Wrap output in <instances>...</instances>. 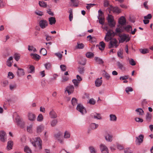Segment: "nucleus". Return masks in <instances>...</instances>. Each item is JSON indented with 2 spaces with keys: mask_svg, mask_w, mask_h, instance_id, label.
I'll return each mask as SVG.
<instances>
[{
  "mask_svg": "<svg viewBox=\"0 0 153 153\" xmlns=\"http://www.w3.org/2000/svg\"><path fill=\"white\" fill-rule=\"evenodd\" d=\"M104 29L107 31L105 37V40L106 42H108L110 40L108 45V48H117L118 46L117 44L118 41L115 39H112V37L115 35V33L114 31L111 30H108V27H105Z\"/></svg>",
  "mask_w": 153,
  "mask_h": 153,
  "instance_id": "1",
  "label": "nucleus"
},
{
  "mask_svg": "<svg viewBox=\"0 0 153 153\" xmlns=\"http://www.w3.org/2000/svg\"><path fill=\"white\" fill-rule=\"evenodd\" d=\"M30 141L33 146L39 149L42 148V141L39 137H37L34 139L33 138L30 139Z\"/></svg>",
  "mask_w": 153,
  "mask_h": 153,
  "instance_id": "2",
  "label": "nucleus"
},
{
  "mask_svg": "<svg viewBox=\"0 0 153 153\" xmlns=\"http://www.w3.org/2000/svg\"><path fill=\"white\" fill-rule=\"evenodd\" d=\"M13 117L15 120V122L17 125L23 128L25 125V123L22 119L20 118L16 112L13 113Z\"/></svg>",
  "mask_w": 153,
  "mask_h": 153,
  "instance_id": "3",
  "label": "nucleus"
},
{
  "mask_svg": "<svg viewBox=\"0 0 153 153\" xmlns=\"http://www.w3.org/2000/svg\"><path fill=\"white\" fill-rule=\"evenodd\" d=\"M107 19L110 26L113 27L115 26V23L114 22V18L112 15H108Z\"/></svg>",
  "mask_w": 153,
  "mask_h": 153,
  "instance_id": "4",
  "label": "nucleus"
},
{
  "mask_svg": "<svg viewBox=\"0 0 153 153\" xmlns=\"http://www.w3.org/2000/svg\"><path fill=\"white\" fill-rule=\"evenodd\" d=\"M76 109L77 111L80 112L82 114H85L86 112L85 108L80 104L77 105Z\"/></svg>",
  "mask_w": 153,
  "mask_h": 153,
  "instance_id": "5",
  "label": "nucleus"
},
{
  "mask_svg": "<svg viewBox=\"0 0 153 153\" xmlns=\"http://www.w3.org/2000/svg\"><path fill=\"white\" fill-rule=\"evenodd\" d=\"M143 135L141 134L138 137H136L135 141L136 144L138 145H140L143 142Z\"/></svg>",
  "mask_w": 153,
  "mask_h": 153,
  "instance_id": "6",
  "label": "nucleus"
},
{
  "mask_svg": "<svg viewBox=\"0 0 153 153\" xmlns=\"http://www.w3.org/2000/svg\"><path fill=\"white\" fill-rule=\"evenodd\" d=\"M119 36L120 39V42H123L126 39H127L126 42H128L130 40V39L128 37L126 34H119Z\"/></svg>",
  "mask_w": 153,
  "mask_h": 153,
  "instance_id": "7",
  "label": "nucleus"
},
{
  "mask_svg": "<svg viewBox=\"0 0 153 153\" xmlns=\"http://www.w3.org/2000/svg\"><path fill=\"white\" fill-rule=\"evenodd\" d=\"M39 25L40 27L42 29L46 28L48 25V22L44 19L41 20L39 22Z\"/></svg>",
  "mask_w": 153,
  "mask_h": 153,
  "instance_id": "8",
  "label": "nucleus"
},
{
  "mask_svg": "<svg viewBox=\"0 0 153 153\" xmlns=\"http://www.w3.org/2000/svg\"><path fill=\"white\" fill-rule=\"evenodd\" d=\"M74 91V87L73 85H70L65 88V92H67L68 95L73 93Z\"/></svg>",
  "mask_w": 153,
  "mask_h": 153,
  "instance_id": "9",
  "label": "nucleus"
},
{
  "mask_svg": "<svg viewBox=\"0 0 153 153\" xmlns=\"http://www.w3.org/2000/svg\"><path fill=\"white\" fill-rule=\"evenodd\" d=\"M0 140L3 142L7 140L5 132L3 131H0Z\"/></svg>",
  "mask_w": 153,
  "mask_h": 153,
  "instance_id": "10",
  "label": "nucleus"
},
{
  "mask_svg": "<svg viewBox=\"0 0 153 153\" xmlns=\"http://www.w3.org/2000/svg\"><path fill=\"white\" fill-rule=\"evenodd\" d=\"M45 128L44 125L42 124L38 126L36 128V132L37 134H40L43 131Z\"/></svg>",
  "mask_w": 153,
  "mask_h": 153,
  "instance_id": "11",
  "label": "nucleus"
},
{
  "mask_svg": "<svg viewBox=\"0 0 153 153\" xmlns=\"http://www.w3.org/2000/svg\"><path fill=\"white\" fill-rule=\"evenodd\" d=\"M28 120L31 121H34L36 119L35 115L31 112H29L27 115Z\"/></svg>",
  "mask_w": 153,
  "mask_h": 153,
  "instance_id": "12",
  "label": "nucleus"
},
{
  "mask_svg": "<svg viewBox=\"0 0 153 153\" xmlns=\"http://www.w3.org/2000/svg\"><path fill=\"white\" fill-rule=\"evenodd\" d=\"M100 147L102 153H108V148L104 144H101L100 146Z\"/></svg>",
  "mask_w": 153,
  "mask_h": 153,
  "instance_id": "13",
  "label": "nucleus"
},
{
  "mask_svg": "<svg viewBox=\"0 0 153 153\" xmlns=\"http://www.w3.org/2000/svg\"><path fill=\"white\" fill-rule=\"evenodd\" d=\"M91 116L92 118L97 120H101L102 119L101 114L99 113H95L92 114H91Z\"/></svg>",
  "mask_w": 153,
  "mask_h": 153,
  "instance_id": "14",
  "label": "nucleus"
},
{
  "mask_svg": "<svg viewBox=\"0 0 153 153\" xmlns=\"http://www.w3.org/2000/svg\"><path fill=\"white\" fill-rule=\"evenodd\" d=\"M50 117L53 119L56 118L57 117V114L55 111L53 109H52L49 113Z\"/></svg>",
  "mask_w": 153,
  "mask_h": 153,
  "instance_id": "15",
  "label": "nucleus"
},
{
  "mask_svg": "<svg viewBox=\"0 0 153 153\" xmlns=\"http://www.w3.org/2000/svg\"><path fill=\"white\" fill-rule=\"evenodd\" d=\"M119 23L121 25H124L126 23V19L124 16H121L119 19Z\"/></svg>",
  "mask_w": 153,
  "mask_h": 153,
  "instance_id": "16",
  "label": "nucleus"
},
{
  "mask_svg": "<svg viewBox=\"0 0 153 153\" xmlns=\"http://www.w3.org/2000/svg\"><path fill=\"white\" fill-rule=\"evenodd\" d=\"M102 83V77L100 78H97L95 81V85L97 87H99L101 86Z\"/></svg>",
  "mask_w": 153,
  "mask_h": 153,
  "instance_id": "17",
  "label": "nucleus"
},
{
  "mask_svg": "<svg viewBox=\"0 0 153 153\" xmlns=\"http://www.w3.org/2000/svg\"><path fill=\"white\" fill-rule=\"evenodd\" d=\"M48 21L49 24L51 25H53L55 24L56 22V19L54 17H51L48 18Z\"/></svg>",
  "mask_w": 153,
  "mask_h": 153,
  "instance_id": "18",
  "label": "nucleus"
},
{
  "mask_svg": "<svg viewBox=\"0 0 153 153\" xmlns=\"http://www.w3.org/2000/svg\"><path fill=\"white\" fill-rule=\"evenodd\" d=\"M13 142L12 140H9L7 143V149L8 150H10L12 149Z\"/></svg>",
  "mask_w": 153,
  "mask_h": 153,
  "instance_id": "19",
  "label": "nucleus"
},
{
  "mask_svg": "<svg viewBox=\"0 0 153 153\" xmlns=\"http://www.w3.org/2000/svg\"><path fill=\"white\" fill-rule=\"evenodd\" d=\"M13 58L12 56H10L7 59V65L9 67H11L12 66V63L13 62Z\"/></svg>",
  "mask_w": 153,
  "mask_h": 153,
  "instance_id": "20",
  "label": "nucleus"
},
{
  "mask_svg": "<svg viewBox=\"0 0 153 153\" xmlns=\"http://www.w3.org/2000/svg\"><path fill=\"white\" fill-rule=\"evenodd\" d=\"M30 56H32V58L36 60H39L40 58V56L38 54L36 53H30Z\"/></svg>",
  "mask_w": 153,
  "mask_h": 153,
  "instance_id": "21",
  "label": "nucleus"
},
{
  "mask_svg": "<svg viewBox=\"0 0 153 153\" xmlns=\"http://www.w3.org/2000/svg\"><path fill=\"white\" fill-rule=\"evenodd\" d=\"M58 120L56 119H54L51 120L50 122V125L52 127H54L58 123Z\"/></svg>",
  "mask_w": 153,
  "mask_h": 153,
  "instance_id": "22",
  "label": "nucleus"
},
{
  "mask_svg": "<svg viewBox=\"0 0 153 153\" xmlns=\"http://www.w3.org/2000/svg\"><path fill=\"white\" fill-rule=\"evenodd\" d=\"M124 30L127 32H130L132 30V27L130 25L123 27Z\"/></svg>",
  "mask_w": 153,
  "mask_h": 153,
  "instance_id": "23",
  "label": "nucleus"
},
{
  "mask_svg": "<svg viewBox=\"0 0 153 153\" xmlns=\"http://www.w3.org/2000/svg\"><path fill=\"white\" fill-rule=\"evenodd\" d=\"M118 68L120 70L124 71L125 69V67L124 65L120 62H118L117 63Z\"/></svg>",
  "mask_w": 153,
  "mask_h": 153,
  "instance_id": "24",
  "label": "nucleus"
},
{
  "mask_svg": "<svg viewBox=\"0 0 153 153\" xmlns=\"http://www.w3.org/2000/svg\"><path fill=\"white\" fill-rule=\"evenodd\" d=\"M33 125L32 124H31L27 126V131L30 133H33Z\"/></svg>",
  "mask_w": 153,
  "mask_h": 153,
  "instance_id": "25",
  "label": "nucleus"
},
{
  "mask_svg": "<svg viewBox=\"0 0 153 153\" xmlns=\"http://www.w3.org/2000/svg\"><path fill=\"white\" fill-rule=\"evenodd\" d=\"M72 81L74 84L75 88H77L79 86V84L80 83V82L76 79H73L72 80Z\"/></svg>",
  "mask_w": 153,
  "mask_h": 153,
  "instance_id": "26",
  "label": "nucleus"
},
{
  "mask_svg": "<svg viewBox=\"0 0 153 153\" xmlns=\"http://www.w3.org/2000/svg\"><path fill=\"white\" fill-rule=\"evenodd\" d=\"M28 72L34 73L35 72V67L32 65H30L28 68Z\"/></svg>",
  "mask_w": 153,
  "mask_h": 153,
  "instance_id": "27",
  "label": "nucleus"
},
{
  "mask_svg": "<svg viewBox=\"0 0 153 153\" xmlns=\"http://www.w3.org/2000/svg\"><path fill=\"white\" fill-rule=\"evenodd\" d=\"M36 120L38 122H42L44 120V117L41 114H40L37 117Z\"/></svg>",
  "mask_w": 153,
  "mask_h": 153,
  "instance_id": "28",
  "label": "nucleus"
},
{
  "mask_svg": "<svg viewBox=\"0 0 153 153\" xmlns=\"http://www.w3.org/2000/svg\"><path fill=\"white\" fill-rule=\"evenodd\" d=\"M19 71H17V75L19 76L24 75L25 74V73L23 69L18 68Z\"/></svg>",
  "mask_w": 153,
  "mask_h": 153,
  "instance_id": "29",
  "label": "nucleus"
},
{
  "mask_svg": "<svg viewBox=\"0 0 153 153\" xmlns=\"http://www.w3.org/2000/svg\"><path fill=\"white\" fill-rule=\"evenodd\" d=\"M110 120L111 121H116L117 120V118L115 115L111 114L109 116Z\"/></svg>",
  "mask_w": 153,
  "mask_h": 153,
  "instance_id": "30",
  "label": "nucleus"
},
{
  "mask_svg": "<svg viewBox=\"0 0 153 153\" xmlns=\"http://www.w3.org/2000/svg\"><path fill=\"white\" fill-rule=\"evenodd\" d=\"M9 84V82L8 80H3L1 82V85L4 87L7 86Z\"/></svg>",
  "mask_w": 153,
  "mask_h": 153,
  "instance_id": "31",
  "label": "nucleus"
},
{
  "mask_svg": "<svg viewBox=\"0 0 153 153\" xmlns=\"http://www.w3.org/2000/svg\"><path fill=\"white\" fill-rule=\"evenodd\" d=\"M112 136L108 134H106L105 136V139L107 141L111 142L112 140Z\"/></svg>",
  "mask_w": 153,
  "mask_h": 153,
  "instance_id": "32",
  "label": "nucleus"
},
{
  "mask_svg": "<svg viewBox=\"0 0 153 153\" xmlns=\"http://www.w3.org/2000/svg\"><path fill=\"white\" fill-rule=\"evenodd\" d=\"M135 111L138 113V114L140 115H142L144 114L143 111L141 108H137L136 110Z\"/></svg>",
  "mask_w": 153,
  "mask_h": 153,
  "instance_id": "33",
  "label": "nucleus"
},
{
  "mask_svg": "<svg viewBox=\"0 0 153 153\" xmlns=\"http://www.w3.org/2000/svg\"><path fill=\"white\" fill-rule=\"evenodd\" d=\"M62 135V133L60 132L59 131L57 133L55 134L54 136L55 137L56 139L57 140L61 138V137Z\"/></svg>",
  "mask_w": 153,
  "mask_h": 153,
  "instance_id": "34",
  "label": "nucleus"
},
{
  "mask_svg": "<svg viewBox=\"0 0 153 153\" xmlns=\"http://www.w3.org/2000/svg\"><path fill=\"white\" fill-rule=\"evenodd\" d=\"M105 47V44L102 41L100 43V45L99 46V49L101 50H103L104 49Z\"/></svg>",
  "mask_w": 153,
  "mask_h": 153,
  "instance_id": "35",
  "label": "nucleus"
},
{
  "mask_svg": "<svg viewBox=\"0 0 153 153\" xmlns=\"http://www.w3.org/2000/svg\"><path fill=\"white\" fill-rule=\"evenodd\" d=\"M86 56L88 58H91L93 57L94 56V54L91 52H87L86 54Z\"/></svg>",
  "mask_w": 153,
  "mask_h": 153,
  "instance_id": "36",
  "label": "nucleus"
},
{
  "mask_svg": "<svg viewBox=\"0 0 153 153\" xmlns=\"http://www.w3.org/2000/svg\"><path fill=\"white\" fill-rule=\"evenodd\" d=\"M39 4L40 7H46L47 6L46 3L43 1H39Z\"/></svg>",
  "mask_w": 153,
  "mask_h": 153,
  "instance_id": "37",
  "label": "nucleus"
},
{
  "mask_svg": "<svg viewBox=\"0 0 153 153\" xmlns=\"http://www.w3.org/2000/svg\"><path fill=\"white\" fill-rule=\"evenodd\" d=\"M98 126V125L95 123H91L90 125V127L92 129H95L97 128Z\"/></svg>",
  "mask_w": 153,
  "mask_h": 153,
  "instance_id": "38",
  "label": "nucleus"
},
{
  "mask_svg": "<svg viewBox=\"0 0 153 153\" xmlns=\"http://www.w3.org/2000/svg\"><path fill=\"white\" fill-rule=\"evenodd\" d=\"M95 60L98 64H102L103 63L102 60L98 57H95Z\"/></svg>",
  "mask_w": 153,
  "mask_h": 153,
  "instance_id": "39",
  "label": "nucleus"
},
{
  "mask_svg": "<svg viewBox=\"0 0 153 153\" xmlns=\"http://www.w3.org/2000/svg\"><path fill=\"white\" fill-rule=\"evenodd\" d=\"M24 150L25 152L27 153H31L32 152L31 149L27 146L25 147Z\"/></svg>",
  "mask_w": 153,
  "mask_h": 153,
  "instance_id": "40",
  "label": "nucleus"
},
{
  "mask_svg": "<svg viewBox=\"0 0 153 153\" xmlns=\"http://www.w3.org/2000/svg\"><path fill=\"white\" fill-rule=\"evenodd\" d=\"M99 20V22L101 24L103 25L104 23V18L103 16L98 17Z\"/></svg>",
  "mask_w": 153,
  "mask_h": 153,
  "instance_id": "41",
  "label": "nucleus"
},
{
  "mask_svg": "<svg viewBox=\"0 0 153 153\" xmlns=\"http://www.w3.org/2000/svg\"><path fill=\"white\" fill-rule=\"evenodd\" d=\"M28 50L29 51H33V53H35L36 51V48L32 46L28 45Z\"/></svg>",
  "mask_w": 153,
  "mask_h": 153,
  "instance_id": "42",
  "label": "nucleus"
},
{
  "mask_svg": "<svg viewBox=\"0 0 153 153\" xmlns=\"http://www.w3.org/2000/svg\"><path fill=\"white\" fill-rule=\"evenodd\" d=\"M85 71L84 68L82 66H80L78 68V71L80 74H82Z\"/></svg>",
  "mask_w": 153,
  "mask_h": 153,
  "instance_id": "43",
  "label": "nucleus"
},
{
  "mask_svg": "<svg viewBox=\"0 0 153 153\" xmlns=\"http://www.w3.org/2000/svg\"><path fill=\"white\" fill-rule=\"evenodd\" d=\"M133 91V89L131 87H128L125 88L126 92L128 94H129V92H132Z\"/></svg>",
  "mask_w": 153,
  "mask_h": 153,
  "instance_id": "44",
  "label": "nucleus"
},
{
  "mask_svg": "<svg viewBox=\"0 0 153 153\" xmlns=\"http://www.w3.org/2000/svg\"><path fill=\"white\" fill-rule=\"evenodd\" d=\"M70 137V132L68 131H65L64 133V137L65 138H69Z\"/></svg>",
  "mask_w": 153,
  "mask_h": 153,
  "instance_id": "45",
  "label": "nucleus"
},
{
  "mask_svg": "<svg viewBox=\"0 0 153 153\" xmlns=\"http://www.w3.org/2000/svg\"><path fill=\"white\" fill-rule=\"evenodd\" d=\"M77 100L75 98H73L71 100L72 104L73 106L76 105L77 104Z\"/></svg>",
  "mask_w": 153,
  "mask_h": 153,
  "instance_id": "46",
  "label": "nucleus"
},
{
  "mask_svg": "<svg viewBox=\"0 0 153 153\" xmlns=\"http://www.w3.org/2000/svg\"><path fill=\"white\" fill-rule=\"evenodd\" d=\"M91 153H96L95 148L93 146H90L89 147Z\"/></svg>",
  "mask_w": 153,
  "mask_h": 153,
  "instance_id": "47",
  "label": "nucleus"
},
{
  "mask_svg": "<svg viewBox=\"0 0 153 153\" xmlns=\"http://www.w3.org/2000/svg\"><path fill=\"white\" fill-rule=\"evenodd\" d=\"M45 68L47 70H49L51 68V64L49 62H48L45 64Z\"/></svg>",
  "mask_w": 153,
  "mask_h": 153,
  "instance_id": "48",
  "label": "nucleus"
},
{
  "mask_svg": "<svg viewBox=\"0 0 153 153\" xmlns=\"http://www.w3.org/2000/svg\"><path fill=\"white\" fill-rule=\"evenodd\" d=\"M40 53L43 55H45L47 54V51L44 48H42L40 50Z\"/></svg>",
  "mask_w": 153,
  "mask_h": 153,
  "instance_id": "49",
  "label": "nucleus"
},
{
  "mask_svg": "<svg viewBox=\"0 0 153 153\" xmlns=\"http://www.w3.org/2000/svg\"><path fill=\"white\" fill-rule=\"evenodd\" d=\"M103 74L106 79L108 80L110 78V75L106 72L104 71Z\"/></svg>",
  "mask_w": 153,
  "mask_h": 153,
  "instance_id": "50",
  "label": "nucleus"
},
{
  "mask_svg": "<svg viewBox=\"0 0 153 153\" xmlns=\"http://www.w3.org/2000/svg\"><path fill=\"white\" fill-rule=\"evenodd\" d=\"M123 31L122 28L121 27L117 28L116 31L117 33H119Z\"/></svg>",
  "mask_w": 153,
  "mask_h": 153,
  "instance_id": "51",
  "label": "nucleus"
},
{
  "mask_svg": "<svg viewBox=\"0 0 153 153\" xmlns=\"http://www.w3.org/2000/svg\"><path fill=\"white\" fill-rule=\"evenodd\" d=\"M14 77L13 74L11 72H8V77L10 79H12Z\"/></svg>",
  "mask_w": 153,
  "mask_h": 153,
  "instance_id": "52",
  "label": "nucleus"
},
{
  "mask_svg": "<svg viewBox=\"0 0 153 153\" xmlns=\"http://www.w3.org/2000/svg\"><path fill=\"white\" fill-rule=\"evenodd\" d=\"M71 1L73 4V6L77 7L78 6V4L77 1L75 0H71Z\"/></svg>",
  "mask_w": 153,
  "mask_h": 153,
  "instance_id": "53",
  "label": "nucleus"
},
{
  "mask_svg": "<svg viewBox=\"0 0 153 153\" xmlns=\"http://www.w3.org/2000/svg\"><path fill=\"white\" fill-rule=\"evenodd\" d=\"M14 59L16 61H18L20 58V55L18 53H16L14 54Z\"/></svg>",
  "mask_w": 153,
  "mask_h": 153,
  "instance_id": "54",
  "label": "nucleus"
},
{
  "mask_svg": "<svg viewBox=\"0 0 153 153\" xmlns=\"http://www.w3.org/2000/svg\"><path fill=\"white\" fill-rule=\"evenodd\" d=\"M117 54L119 57H120L121 59L123 58V53L120 50L118 52Z\"/></svg>",
  "mask_w": 153,
  "mask_h": 153,
  "instance_id": "55",
  "label": "nucleus"
},
{
  "mask_svg": "<svg viewBox=\"0 0 153 153\" xmlns=\"http://www.w3.org/2000/svg\"><path fill=\"white\" fill-rule=\"evenodd\" d=\"M140 51L143 54L149 52V50L147 49H141L140 50Z\"/></svg>",
  "mask_w": 153,
  "mask_h": 153,
  "instance_id": "56",
  "label": "nucleus"
},
{
  "mask_svg": "<svg viewBox=\"0 0 153 153\" xmlns=\"http://www.w3.org/2000/svg\"><path fill=\"white\" fill-rule=\"evenodd\" d=\"M129 62L131 65L133 66L135 65H136L135 62L132 59H129Z\"/></svg>",
  "mask_w": 153,
  "mask_h": 153,
  "instance_id": "57",
  "label": "nucleus"
},
{
  "mask_svg": "<svg viewBox=\"0 0 153 153\" xmlns=\"http://www.w3.org/2000/svg\"><path fill=\"white\" fill-rule=\"evenodd\" d=\"M114 12L117 13H119L121 12L120 10L118 7H115L114 9Z\"/></svg>",
  "mask_w": 153,
  "mask_h": 153,
  "instance_id": "58",
  "label": "nucleus"
},
{
  "mask_svg": "<svg viewBox=\"0 0 153 153\" xmlns=\"http://www.w3.org/2000/svg\"><path fill=\"white\" fill-rule=\"evenodd\" d=\"M55 55L59 59H61L62 55V53H55Z\"/></svg>",
  "mask_w": 153,
  "mask_h": 153,
  "instance_id": "59",
  "label": "nucleus"
},
{
  "mask_svg": "<svg viewBox=\"0 0 153 153\" xmlns=\"http://www.w3.org/2000/svg\"><path fill=\"white\" fill-rule=\"evenodd\" d=\"M60 68L62 71H65L66 70V66L64 65H60Z\"/></svg>",
  "mask_w": 153,
  "mask_h": 153,
  "instance_id": "60",
  "label": "nucleus"
},
{
  "mask_svg": "<svg viewBox=\"0 0 153 153\" xmlns=\"http://www.w3.org/2000/svg\"><path fill=\"white\" fill-rule=\"evenodd\" d=\"M68 79L69 77H68L65 76H63L62 78L61 82H65L68 81Z\"/></svg>",
  "mask_w": 153,
  "mask_h": 153,
  "instance_id": "61",
  "label": "nucleus"
},
{
  "mask_svg": "<svg viewBox=\"0 0 153 153\" xmlns=\"http://www.w3.org/2000/svg\"><path fill=\"white\" fill-rule=\"evenodd\" d=\"M88 102L91 104L94 105L96 103V101L93 98H91L89 100Z\"/></svg>",
  "mask_w": 153,
  "mask_h": 153,
  "instance_id": "62",
  "label": "nucleus"
},
{
  "mask_svg": "<svg viewBox=\"0 0 153 153\" xmlns=\"http://www.w3.org/2000/svg\"><path fill=\"white\" fill-rule=\"evenodd\" d=\"M151 115L149 114H148L146 116V120L149 121H150L151 118Z\"/></svg>",
  "mask_w": 153,
  "mask_h": 153,
  "instance_id": "63",
  "label": "nucleus"
},
{
  "mask_svg": "<svg viewBox=\"0 0 153 153\" xmlns=\"http://www.w3.org/2000/svg\"><path fill=\"white\" fill-rule=\"evenodd\" d=\"M125 153H132V151L129 148H126L124 150Z\"/></svg>",
  "mask_w": 153,
  "mask_h": 153,
  "instance_id": "64",
  "label": "nucleus"
}]
</instances>
